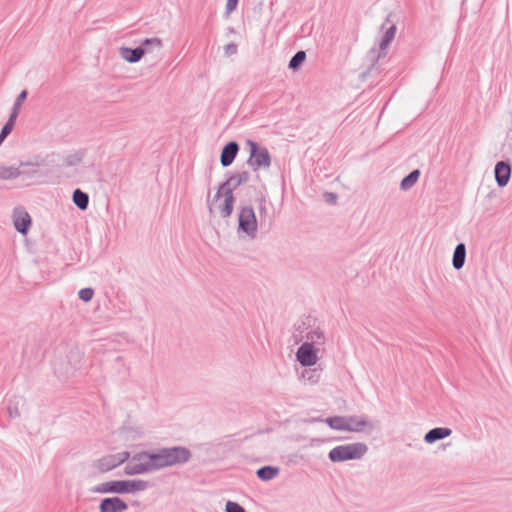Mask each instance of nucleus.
Instances as JSON below:
<instances>
[{"mask_svg": "<svg viewBox=\"0 0 512 512\" xmlns=\"http://www.w3.org/2000/svg\"><path fill=\"white\" fill-rule=\"evenodd\" d=\"M192 457L191 451L183 446L164 447L134 454L124 467L128 476L147 474L166 467L182 465Z\"/></svg>", "mask_w": 512, "mask_h": 512, "instance_id": "f257e3e1", "label": "nucleus"}, {"mask_svg": "<svg viewBox=\"0 0 512 512\" xmlns=\"http://www.w3.org/2000/svg\"><path fill=\"white\" fill-rule=\"evenodd\" d=\"M250 179V174L247 171L233 174L229 179L223 182L215 196L214 200H218L220 197H224V203L219 207L221 216L223 218L229 217L233 212L234 195L233 191L238 186L247 183Z\"/></svg>", "mask_w": 512, "mask_h": 512, "instance_id": "f03ea898", "label": "nucleus"}, {"mask_svg": "<svg viewBox=\"0 0 512 512\" xmlns=\"http://www.w3.org/2000/svg\"><path fill=\"white\" fill-rule=\"evenodd\" d=\"M149 486V482L142 479L113 480L103 482L94 486L93 488H91V492L99 494H129L144 491Z\"/></svg>", "mask_w": 512, "mask_h": 512, "instance_id": "7ed1b4c3", "label": "nucleus"}, {"mask_svg": "<svg viewBox=\"0 0 512 512\" xmlns=\"http://www.w3.org/2000/svg\"><path fill=\"white\" fill-rule=\"evenodd\" d=\"M390 17L391 15H388L385 19V22L381 26V29H385V31L379 43V48H371L366 55V60L369 62V72L375 69L380 59L386 57L387 48L395 37L397 28L396 25L391 21Z\"/></svg>", "mask_w": 512, "mask_h": 512, "instance_id": "20e7f679", "label": "nucleus"}, {"mask_svg": "<svg viewBox=\"0 0 512 512\" xmlns=\"http://www.w3.org/2000/svg\"><path fill=\"white\" fill-rule=\"evenodd\" d=\"M368 451L365 443L355 442L345 445H339L331 449L328 458L331 462H344L362 458Z\"/></svg>", "mask_w": 512, "mask_h": 512, "instance_id": "39448f33", "label": "nucleus"}, {"mask_svg": "<svg viewBox=\"0 0 512 512\" xmlns=\"http://www.w3.org/2000/svg\"><path fill=\"white\" fill-rule=\"evenodd\" d=\"M247 145L250 148L247 164L252 170L258 171L261 168L268 169L271 166V155L268 149L264 146H260L253 140H247Z\"/></svg>", "mask_w": 512, "mask_h": 512, "instance_id": "423d86ee", "label": "nucleus"}, {"mask_svg": "<svg viewBox=\"0 0 512 512\" xmlns=\"http://www.w3.org/2000/svg\"><path fill=\"white\" fill-rule=\"evenodd\" d=\"M257 227V218L252 206L242 207L238 215V230L245 233L249 238L255 239Z\"/></svg>", "mask_w": 512, "mask_h": 512, "instance_id": "0eeeda50", "label": "nucleus"}, {"mask_svg": "<svg viewBox=\"0 0 512 512\" xmlns=\"http://www.w3.org/2000/svg\"><path fill=\"white\" fill-rule=\"evenodd\" d=\"M131 454L128 451L119 452L116 454L106 455L97 460L95 467L101 473L109 472L121 464L131 460Z\"/></svg>", "mask_w": 512, "mask_h": 512, "instance_id": "6e6552de", "label": "nucleus"}, {"mask_svg": "<svg viewBox=\"0 0 512 512\" xmlns=\"http://www.w3.org/2000/svg\"><path fill=\"white\" fill-rule=\"evenodd\" d=\"M318 349H315L311 343H303L296 352L297 361L303 367H310L316 364Z\"/></svg>", "mask_w": 512, "mask_h": 512, "instance_id": "1a4fd4ad", "label": "nucleus"}, {"mask_svg": "<svg viewBox=\"0 0 512 512\" xmlns=\"http://www.w3.org/2000/svg\"><path fill=\"white\" fill-rule=\"evenodd\" d=\"M127 509V503L118 496L104 498L99 504V512H124Z\"/></svg>", "mask_w": 512, "mask_h": 512, "instance_id": "9d476101", "label": "nucleus"}, {"mask_svg": "<svg viewBox=\"0 0 512 512\" xmlns=\"http://www.w3.org/2000/svg\"><path fill=\"white\" fill-rule=\"evenodd\" d=\"M512 173V166L509 161H499L494 168L495 180L499 187H505Z\"/></svg>", "mask_w": 512, "mask_h": 512, "instance_id": "9b49d317", "label": "nucleus"}, {"mask_svg": "<svg viewBox=\"0 0 512 512\" xmlns=\"http://www.w3.org/2000/svg\"><path fill=\"white\" fill-rule=\"evenodd\" d=\"M149 48L144 47H121L119 49V55L122 59H124L128 63H137L139 62L146 53H149Z\"/></svg>", "mask_w": 512, "mask_h": 512, "instance_id": "f8f14e48", "label": "nucleus"}, {"mask_svg": "<svg viewBox=\"0 0 512 512\" xmlns=\"http://www.w3.org/2000/svg\"><path fill=\"white\" fill-rule=\"evenodd\" d=\"M346 420L349 429L348 432H363L366 429L372 431L374 429V425L364 416H346Z\"/></svg>", "mask_w": 512, "mask_h": 512, "instance_id": "ddd939ff", "label": "nucleus"}, {"mask_svg": "<svg viewBox=\"0 0 512 512\" xmlns=\"http://www.w3.org/2000/svg\"><path fill=\"white\" fill-rule=\"evenodd\" d=\"M239 151V144L236 141H230L225 144L221 150L220 163L223 167L230 166L235 160Z\"/></svg>", "mask_w": 512, "mask_h": 512, "instance_id": "4468645a", "label": "nucleus"}, {"mask_svg": "<svg viewBox=\"0 0 512 512\" xmlns=\"http://www.w3.org/2000/svg\"><path fill=\"white\" fill-rule=\"evenodd\" d=\"M452 434V430L447 427H436L429 430L425 436L424 441L428 444H432L436 441L442 440Z\"/></svg>", "mask_w": 512, "mask_h": 512, "instance_id": "2eb2a0df", "label": "nucleus"}, {"mask_svg": "<svg viewBox=\"0 0 512 512\" xmlns=\"http://www.w3.org/2000/svg\"><path fill=\"white\" fill-rule=\"evenodd\" d=\"M466 259V246L464 243H459L456 245L454 252H453V258H452V265L454 269L460 270L464 264Z\"/></svg>", "mask_w": 512, "mask_h": 512, "instance_id": "dca6fc26", "label": "nucleus"}, {"mask_svg": "<svg viewBox=\"0 0 512 512\" xmlns=\"http://www.w3.org/2000/svg\"><path fill=\"white\" fill-rule=\"evenodd\" d=\"M14 226L19 233L25 235L31 226V218L29 214L24 212L16 216L14 219Z\"/></svg>", "mask_w": 512, "mask_h": 512, "instance_id": "f3484780", "label": "nucleus"}, {"mask_svg": "<svg viewBox=\"0 0 512 512\" xmlns=\"http://www.w3.org/2000/svg\"><path fill=\"white\" fill-rule=\"evenodd\" d=\"M23 174H26V172L21 170L19 167L0 165L1 180H12Z\"/></svg>", "mask_w": 512, "mask_h": 512, "instance_id": "a211bd4d", "label": "nucleus"}, {"mask_svg": "<svg viewBox=\"0 0 512 512\" xmlns=\"http://www.w3.org/2000/svg\"><path fill=\"white\" fill-rule=\"evenodd\" d=\"M324 422L334 430L347 431L349 429L346 416H332L324 420Z\"/></svg>", "mask_w": 512, "mask_h": 512, "instance_id": "6ab92c4d", "label": "nucleus"}, {"mask_svg": "<svg viewBox=\"0 0 512 512\" xmlns=\"http://www.w3.org/2000/svg\"><path fill=\"white\" fill-rule=\"evenodd\" d=\"M279 468L275 466H263L256 471L257 477L262 481H270L279 474Z\"/></svg>", "mask_w": 512, "mask_h": 512, "instance_id": "aec40b11", "label": "nucleus"}, {"mask_svg": "<svg viewBox=\"0 0 512 512\" xmlns=\"http://www.w3.org/2000/svg\"><path fill=\"white\" fill-rule=\"evenodd\" d=\"M72 201L80 210H86L89 205V196L80 189H75L72 194Z\"/></svg>", "mask_w": 512, "mask_h": 512, "instance_id": "412c9836", "label": "nucleus"}, {"mask_svg": "<svg viewBox=\"0 0 512 512\" xmlns=\"http://www.w3.org/2000/svg\"><path fill=\"white\" fill-rule=\"evenodd\" d=\"M306 342L305 343H311L312 346L314 345H322L325 341V336L323 331L320 328H315L307 332L306 334Z\"/></svg>", "mask_w": 512, "mask_h": 512, "instance_id": "4be33fe9", "label": "nucleus"}, {"mask_svg": "<svg viewBox=\"0 0 512 512\" xmlns=\"http://www.w3.org/2000/svg\"><path fill=\"white\" fill-rule=\"evenodd\" d=\"M419 177H420V171L418 169L411 171L407 176H405L402 179V181L400 183V188L402 190L410 189L411 187H413L415 185V183L418 181Z\"/></svg>", "mask_w": 512, "mask_h": 512, "instance_id": "5701e85b", "label": "nucleus"}, {"mask_svg": "<svg viewBox=\"0 0 512 512\" xmlns=\"http://www.w3.org/2000/svg\"><path fill=\"white\" fill-rule=\"evenodd\" d=\"M306 60V52L303 50L297 51L290 59L288 68L297 71Z\"/></svg>", "mask_w": 512, "mask_h": 512, "instance_id": "b1692460", "label": "nucleus"}, {"mask_svg": "<svg viewBox=\"0 0 512 512\" xmlns=\"http://www.w3.org/2000/svg\"><path fill=\"white\" fill-rule=\"evenodd\" d=\"M84 156V150H79L73 154H69L64 158V165L67 167L76 166L82 162Z\"/></svg>", "mask_w": 512, "mask_h": 512, "instance_id": "393cba45", "label": "nucleus"}, {"mask_svg": "<svg viewBox=\"0 0 512 512\" xmlns=\"http://www.w3.org/2000/svg\"><path fill=\"white\" fill-rule=\"evenodd\" d=\"M162 40L158 37H152V38H146L141 42L140 47L149 48L150 52L156 48L161 49L162 48Z\"/></svg>", "mask_w": 512, "mask_h": 512, "instance_id": "a878e982", "label": "nucleus"}, {"mask_svg": "<svg viewBox=\"0 0 512 512\" xmlns=\"http://www.w3.org/2000/svg\"><path fill=\"white\" fill-rule=\"evenodd\" d=\"M93 295L94 290L90 287L83 288L78 292L79 298L84 302H89L93 298Z\"/></svg>", "mask_w": 512, "mask_h": 512, "instance_id": "bb28decb", "label": "nucleus"}, {"mask_svg": "<svg viewBox=\"0 0 512 512\" xmlns=\"http://www.w3.org/2000/svg\"><path fill=\"white\" fill-rule=\"evenodd\" d=\"M225 512H246V510L236 502L227 501L225 505Z\"/></svg>", "mask_w": 512, "mask_h": 512, "instance_id": "cd10ccee", "label": "nucleus"}, {"mask_svg": "<svg viewBox=\"0 0 512 512\" xmlns=\"http://www.w3.org/2000/svg\"><path fill=\"white\" fill-rule=\"evenodd\" d=\"M27 94L28 93H27L26 90L21 91L20 94L17 96L14 104H13V108L20 110L21 107H22L23 102L27 98Z\"/></svg>", "mask_w": 512, "mask_h": 512, "instance_id": "c85d7f7f", "label": "nucleus"}, {"mask_svg": "<svg viewBox=\"0 0 512 512\" xmlns=\"http://www.w3.org/2000/svg\"><path fill=\"white\" fill-rule=\"evenodd\" d=\"M239 0H227L225 7V14L228 17L234 10H236Z\"/></svg>", "mask_w": 512, "mask_h": 512, "instance_id": "c756f323", "label": "nucleus"}, {"mask_svg": "<svg viewBox=\"0 0 512 512\" xmlns=\"http://www.w3.org/2000/svg\"><path fill=\"white\" fill-rule=\"evenodd\" d=\"M237 45L235 43H229L225 45L224 51L227 56L233 55L237 53Z\"/></svg>", "mask_w": 512, "mask_h": 512, "instance_id": "7c9ffc66", "label": "nucleus"}, {"mask_svg": "<svg viewBox=\"0 0 512 512\" xmlns=\"http://www.w3.org/2000/svg\"><path fill=\"white\" fill-rule=\"evenodd\" d=\"M7 409H8L9 416H10L11 418H16V417L20 416V412H19V410H18L17 405H12V403H10V404L8 405V408H7Z\"/></svg>", "mask_w": 512, "mask_h": 512, "instance_id": "2f4dec72", "label": "nucleus"}, {"mask_svg": "<svg viewBox=\"0 0 512 512\" xmlns=\"http://www.w3.org/2000/svg\"><path fill=\"white\" fill-rule=\"evenodd\" d=\"M19 111L20 110H18V109L12 108L7 122L15 125V122H16V119L18 117Z\"/></svg>", "mask_w": 512, "mask_h": 512, "instance_id": "473e14b6", "label": "nucleus"}, {"mask_svg": "<svg viewBox=\"0 0 512 512\" xmlns=\"http://www.w3.org/2000/svg\"><path fill=\"white\" fill-rule=\"evenodd\" d=\"M19 111L20 110H18V109L12 108L7 122L15 125V122H16V119L18 117Z\"/></svg>", "mask_w": 512, "mask_h": 512, "instance_id": "72a5a7b5", "label": "nucleus"}, {"mask_svg": "<svg viewBox=\"0 0 512 512\" xmlns=\"http://www.w3.org/2000/svg\"><path fill=\"white\" fill-rule=\"evenodd\" d=\"M13 127H14L13 124L6 122L4 124V126L2 127L0 133L7 137L11 133V131L13 130Z\"/></svg>", "mask_w": 512, "mask_h": 512, "instance_id": "f704fd0d", "label": "nucleus"}, {"mask_svg": "<svg viewBox=\"0 0 512 512\" xmlns=\"http://www.w3.org/2000/svg\"><path fill=\"white\" fill-rule=\"evenodd\" d=\"M325 196H326V200L328 202H331V203H335L336 202V199H337L336 194H334V193H326Z\"/></svg>", "mask_w": 512, "mask_h": 512, "instance_id": "c9c22d12", "label": "nucleus"}, {"mask_svg": "<svg viewBox=\"0 0 512 512\" xmlns=\"http://www.w3.org/2000/svg\"><path fill=\"white\" fill-rule=\"evenodd\" d=\"M259 212H260V215L262 216L263 214H266L267 213V207L265 204H260L259 205Z\"/></svg>", "mask_w": 512, "mask_h": 512, "instance_id": "e433bc0d", "label": "nucleus"}, {"mask_svg": "<svg viewBox=\"0 0 512 512\" xmlns=\"http://www.w3.org/2000/svg\"><path fill=\"white\" fill-rule=\"evenodd\" d=\"M39 163H33V162H21L20 166H39Z\"/></svg>", "mask_w": 512, "mask_h": 512, "instance_id": "4c0bfd02", "label": "nucleus"}, {"mask_svg": "<svg viewBox=\"0 0 512 512\" xmlns=\"http://www.w3.org/2000/svg\"><path fill=\"white\" fill-rule=\"evenodd\" d=\"M311 375L309 376L308 380L311 382V383H316L318 381V379L312 374L310 373Z\"/></svg>", "mask_w": 512, "mask_h": 512, "instance_id": "58836bf2", "label": "nucleus"}, {"mask_svg": "<svg viewBox=\"0 0 512 512\" xmlns=\"http://www.w3.org/2000/svg\"><path fill=\"white\" fill-rule=\"evenodd\" d=\"M6 136L2 135L0 133V145L2 144V142L5 140Z\"/></svg>", "mask_w": 512, "mask_h": 512, "instance_id": "ea45409f", "label": "nucleus"}, {"mask_svg": "<svg viewBox=\"0 0 512 512\" xmlns=\"http://www.w3.org/2000/svg\"><path fill=\"white\" fill-rule=\"evenodd\" d=\"M297 330H298L299 332H303V327H302L301 325H299V326L297 327Z\"/></svg>", "mask_w": 512, "mask_h": 512, "instance_id": "a19ab883", "label": "nucleus"}]
</instances>
